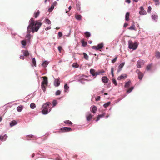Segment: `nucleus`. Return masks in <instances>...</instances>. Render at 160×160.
I'll use <instances>...</instances> for the list:
<instances>
[{
  "label": "nucleus",
  "mask_w": 160,
  "mask_h": 160,
  "mask_svg": "<svg viewBox=\"0 0 160 160\" xmlns=\"http://www.w3.org/2000/svg\"><path fill=\"white\" fill-rule=\"evenodd\" d=\"M29 22V25L27 28V34L26 36V38L28 39H30L31 37L30 33L31 32L33 33L37 32L42 25V23L39 20L34 21L32 18L30 19Z\"/></svg>",
  "instance_id": "obj_1"
},
{
  "label": "nucleus",
  "mask_w": 160,
  "mask_h": 160,
  "mask_svg": "<svg viewBox=\"0 0 160 160\" xmlns=\"http://www.w3.org/2000/svg\"><path fill=\"white\" fill-rule=\"evenodd\" d=\"M52 106L51 103L49 102H47L43 105V109L42 112L43 114H45L48 113V109Z\"/></svg>",
  "instance_id": "obj_2"
},
{
  "label": "nucleus",
  "mask_w": 160,
  "mask_h": 160,
  "mask_svg": "<svg viewBox=\"0 0 160 160\" xmlns=\"http://www.w3.org/2000/svg\"><path fill=\"white\" fill-rule=\"evenodd\" d=\"M43 81L41 83V88L44 92L46 91V87L47 86L48 84V78L46 76L42 77Z\"/></svg>",
  "instance_id": "obj_3"
},
{
  "label": "nucleus",
  "mask_w": 160,
  "mask_h": 160,
  "mask_svg": "<svg viewBox=\"0 0 160 160\" xmlns=\"http://www.w3.org/2000/svg\"><path fill=\"white\" fill-rule=\"evenodd\" d=\"M128 48L130 49H132L133 50L136 49L138 47V44L137 42L133 43L131 40H129L128 42Z\"/></svg>",
  "instance_id": "obj_4"
},
{
  "label": "nucleus",
  "mask_w": 160,
  "mask_h": 160,
  "mask_svg": "<svg viewBox=\"0 0 160 160\" xmlns=\"http://www.w3.org/2000/svg\"><path fill=\"white\" fill-rule=\"evenodd\" d=\"M72 129L70 128L64 127L61 128L58 131L59 133L71 131Z\"/></svg>",
  "instance_id": "obj_5"
},
{
  "label": "nucleus",
  "mask_w": 160,
  "mask_h": 160,
  "mask_svg": "<svg viewBox=\"0 0 160 160\" xmlns=\"http://www.w3.org/2000/svg\"><path fill=\"white\" fill-rule=\"evenodd\" d=\"M103 47V43H101L98 44L97 46H93L92 47V48L96 50H98L99 49H102Z\"/></svg>",
  "instance_id": "obj_6"
},
{
  "label": "nucleus",
  "mask_w": 160,
  "mask_h": 160,
  "mask_svg": "<svg viewBox=\"0 0 160 160\" xmlns=\"http://www.w3.org/2000/svg\"><path fill=\"white\" fill-rule=\"evenodd\" d=\"M136 72L138 75V78L140 80H142L143 76V73L138 70H137L136 71Z\"/></svg>",
  "instance_id": "obj_7"
},
{
  "label": "nucleus",
  "mask_w": 160,
  "mask_h": 160,
  "mask_svg": "<svg viewBox=\"0 0 160 160\" xmlns=\"http://www.w3.org/2000/svg\"><path fill=\"white\" fill-rule=\"evenodd\" d=\"M127 75L126 74H122L118 78V80H120L121 79H124L127 78Z\"/></svg>",
  "instance_id": "obj_8"
},
{
  "label": "nucleus",
  "mask_w": 160,
  "mask_h": 160,
  "mask_svg": "<svg viewBox=\"0 0 160 160\" xmlns=\"http://www.w3.org/2000/svg\"><path fill=\"white\" fill-rule=\"evenodd\" d=\"M90 109L91 111L93 113H95L98 109L95 106H92Z\"/></svg>",
  "instance_id": "obj_9"
},
{
  "label": "nucleus",
  "mask_w": 160,
  "mask_h": 160,
  "mask_svg": "<svg viewBox=\"0 0 160 160\" xmlns=\"http://www.w3.org/2000/svg\"><path fill=\"white\" fill-rule=\"evenodd\" d=\"M93 116L92 115L91 113H89L87 114L86 116V119L87 121H89L91 120Z\"/></svg>",
  "instance_id": "obj_10"
},
{
  "label": "nucleus",
  "mask_w": 160,
  "mask_h": 160,
  "mask_svg": "<svg viewBox=\"0 0 160 160\" xmlns=\"http://www.w3.org/2000/svg\"><path fill=\"white\" fill-rule=\"evenodd\" d=\"M60 84L59 79H55L54 82V85L56 87L58 86Z\"/></svg>",
  "instance_id": "obj_11"
},
{
  "label": "nucleus",
  "mask_w": 160,
  "mask_h": 160,
  "mask_svg": "<svg viewBox=\"0 0 160 160\" xmlns=\"http://www.w3.org/2000/svg\"><path fill=\"white\" fill-rule=\"evenodd\" d=\"M124 64L125 62H122V63L120 64V65L118 66V72H119L121 70L122 68H123Z\"/></svg>",
  "instance_id": "obj_12"
},
{
  "label": "nucleus",
  "mask_w": 160,
  "mask_h": 160,
  "mask_svg": "<svg viewBox=\"0 0 160 160\" xmlns=\"http://www.w3.org/2000/svg\"><path fill=\"white\" fill-rule=\"evenodd\" d=\"M17 122L15 120H12V121L10 124L11 127H12L16 125L17 124Z\"/></svg>",
  "instance_id": "obj_13"
},
{
  "label": "nucleus",
  "mask_w": 160,
  "mask_h": 160,
  "mask_svg": "<svg viewBox=\"0 0 160 160\" xmlns=\"http://www.w3.org/2000/svg\"><path fill=\"white\" fill-rule=\"evenodd\" d=\"M90 73L93 76H94L96 75V72L95 70L93 69H91L90 70Z\"/></svg>",
  "instance_id": "obj_14"
},
{
  "label": "nucleus",
  "mask_w": 160,
  "mask_h": 160,
  "mask_svg": "<svg viewBox=\"0 0 160 160\" xmlns=\"http://www.w3.org/2000/svg\"><path fill=\"white\" fill-rule=\"evenodd\" d=\"M131 84V82L130 81L126 82L125 85L124 87L125 88H128Z\"/></svg>",
  "instance_id": "obj_15"
},
{
  "label": "nucleus",
  "mask_w": 160,
  "mask_h": 160,
  "mask_svg": "<svg viewBox=\"0 0 160 160\" xmlns=\"http://www.w3.org/2000/svg\"><path fill=\"white\" fill-rule=\"evenodd\" d=\"M102 81L104 83H107L108 82V79L105 76L103 77L102 78Z\"/></svg>",
  "instance_id": "obj_16"
},
{
  "label": "nucleus",
  "mask_w": 160,
  "mask_h": 160,
  "mask_svg": "<svg viewBox=\"0 0 160 160\" xmlns=\"http://www.w3.org/2000/svg\"><path fill=\"white\" fill-rule=\"evenodd\" d=\"M128 29L130 30H134L135 31H136V29L134 24H133L131 27L129 28Z\"/></svg>",
  "instance_id": "obj_17"
},
{
  "label": "nucleus",
  "mask_w": 160,
  "mask_h": 160,
  "mask_svg": "<svg viewBox=\"0 0 160 160\" xmlns=\"http://www.w3.org/2000/svg\"><path fill=\"white\" fill-rule=\"evenodd\" d=\"M76 18L78 20H80L82 19V17L81 15H76L75 16Z\"/></svg>",
  "instance_id": "obj_18"
},
{
  "label": "nucleus",
  "mask_w": 160,
  "mask_h": 160,
  "mask_svg": "<svg viewBox=\"0 0 160 160\" xmlns=\"http://www.w3.org/2000/svg\"><path fill=\"white\" fill-rule=\"evenodd\" d=\"M23 109V106L22 105H20L18 106L17 108V110L19 112H20Z\"/></svg>",
  "instance_id": "obj_19"
},
{
  "label": "nucleus",
  "mask_w": 160,
  "mask_h": 160,
  "mask_svg": "<svg viewBox=\"0 0 160 160\" xmlns=\"http://www.w3.org/2000/svg\"><path fill=\"white\" fill-rule=\"evenodd\" d=\"M155 56L158 58H160V52L158 51H157L155 53Z\"/></svg>",
  "instance_id": "obj_20"
},
{
  "label": "nucleus",
  "mask_w": 160,
  "mask_h": 160,
  "mask_svg": "<svg viewBox=\"0 0 160 160\" xmlns=\"http://www.w3.org/2000/svg\"><path fill=\"white\" fill-rule=\"evenodd\" d=\"M152 18L154 20L157 21L158 18V17L156 15H153L152 16Z\"/></svg>",
  "instance_id": "obj_21"
},
{
  "label": "nucleus",
  "mask_w": 160,
  "mask_h": 160,
  "mask_svg": "<svg viewBox=\"0 0 160 160\" xmlns=\"http://www.w3.org/2000/svg\"><path fill=\"white\" fill-rule=\"evenodd\" d=\"M130 14L129 12L126 13L125 15V20L127 21H128L129 20V17Z\"/></svg>",
  "instance_id": "obj_22"
},
{
  "label": "nucleus",
  "mask_w": 160,
  "mask_h": 160,
  "mask_svg": "<svg viewBox=\"0 0 160 160\" xmlns=\"http://www.w3.org/2000/svg\"><path fill=\"white\" fill-rule=\"evenodd\" d=\"M23 55L25 56H28L29 55V53L27 50H23L22 51Z\"/></svg>",
  "instance_id": "obj_23"
},
{
  "label": "nucleus",
  "mask_w": 160,
  "mask_h": 160,
  "mask_svg": "<svg viewBox=\"0 0 160 160\" xmlns=\"http://www.w3.org/2000/svg\"><path fill=\"white\" fill-rule=\"evenodd\" d=\"M81 42L82 44V46L83 47H85L87 44V43L84 41V39H82L81 40Z\"/></svg>",
  "instance_id": "obj_24"
},
{
  "label": "nucleus",
  "mask_w": 160,
  "mask_h": 160,
  "mask_svg": "<svg viewBox=\"0 0 160 160\" xmlns=\"http://www.w3.org/2000/svg\"><path fill=\"white\" fill-rule=\"evenodd\" d=\"M154 2L155 5L157 6L159 5L160 4L159 0H153Z\"/></svg>",
  "instance_id": "obj_25"
},
{
  "label": "nucleus",
  "mask_w": 160,
  "mask_h": 160,
  "mask_svg": "<svg viewBox=\"0 0 160 160\" xmlns=\"http://www.w3.org/2000/svg\"><path fill=\"white\" fill-rule=\"evenodd\" d=\"M83 55L84 58L87 60H88L89 58L88 56V55L85 52H83Z\"/></svg>",
  "instance_id": "obj_26"
},
{
  "label": "nucleus",
  "mask_w": 160,
  "mask_h": 160,
  "mask_svg": "<svg viewBox=\"0 0 160 160\" xmlns=\"http://www.w3.org/2000/svg\"><path fill=\"white\" fill-rule=\"evenodd\" d=\"M40 11H38L37 12L34 13V17L35 18H37L38 16H39L40 14Z\"/></svg>",
  "instance_id": "obj_27"
},
{
  "label": "nucleus",
  "mask_w": 160,
  "mask_h": 160,
  "mask_svg": "<svg viewBox=\"0 0 160 160\" xmlns=\"http://www.w3.org/2000/svg\"><path fill=\"white\" fill-rule=\"evenodd\" d=\"M64 122L68 125H71L72 124V123L69 120H66Z\"/></svg>",
  "instance_id": "obj_28"
},
{
  "label": "nucleus",
  "mask_w": 160,
  "mask_h": 160,
  "mask_svg": "<svg viewBox=\"0 0 160 160\" xmlns=\"http://www.w3.org/2000/svg\"><path fill=\"white\" fill-rule=\"evenodd\" d=\"M139 13L140 15H145L146 14V12L144 10L140 11Z\"/></svg>",
  "instance_id": "obj_29"
},
{
  "label": "nucleus",
  "mask_w": 160,
  "mask_h": 160,
  "mask_svg": "<svg viewBox=\"0 0 160 160\" xmlns=\"http://www.w3.org/2000/svg\"><path fill=\"white\" fill-rule=\"evenodd\" d=\"M134 87H132L128 89L127 90V92L129 93L133 89Z\"/></svg>",
  "instance_id": "obj_30"
},
{
  "label": "nucleus",
  "mask_w": 160,
  "mask_h": 160,
  "mask_svg": "<svg viewBox=\"0 0 160 160\" xmlns=\"http://www.w3.org/2000/svg\"><path fill=\"white\" fill-rule=\"evenodd\" d=\"M65 92H67V90L69 89V87L68 86L67 84H65L64 86Z\"/></svg>",
  "instance_id": "obj_31"
},
{
  "label": "nucleus",
  "mask_w": 160,
  "mask_h": 160,
  "mask_svg": "<svg viewBox=\"0 0 160 160\" xmlns=\"http://www.w3.org/2000/svg\"><path fill=\"white\" fill-rule=\"evenodd\" d=\"M32 63L33 64V65L35 66H36V61L35 60V58H32Z\"/></svg>",
  "instance_id": "obj_32"
},
{
  "label": "nucleus",
  "mask_w": 160,
  "mask_h": 160,
  "mask_svg": "<svg viewBox=\"0 0 160 160\" xmlns=\"http://www.w3.org/2000/svg\"><path fill=\"white\" fill-rule=\"evenodd\" d=\"M30 106L31 108L32 109H34L36 107L35 104L33 103H31L30 104Z\"/></svg>",
  "instance_id": "obj_33"
},
{
  "label": "nucleus",
  "mask_w": 160,
  "mask_h": 160,
  "mask_svg": "<svg viewBox=\"0 0 160 160\" xmlns=\"http://www.w3.org/2000/svg\"><path fill=\"white\" fill-rule=\"evenodd\" d=\"M7 137V136L5 134L2 137V141H5Z\"/></svg>",
  "instance_id": "obj_34"
},
{
  "label": "nucleus",
  "mask_w": 160,
  "mask_h": 160,
  "mask_svg": "<svg viewBox=\"0 0 160 160\" xmlns=\"http://www.w3.org/2000/svg\"><path fill=\"white\" fill-rule=\"evenodd\" d=\"M104 72V71L103 70L98 71V72H96V75H99L100 74Z\"/></svg>",
  "instance_id": "obj_35"
},
{
  "label": "nucleus",
  "mask_w": 160,
  "mask_h": 160,
  "mask_svg": "<svg viewBox=\"0 0 160 160\" xmlns=\"http://www.w3.org/2000/svg\"><path fill=\"white\" fill-rule=\"evenodd\" d=\"M48 64V62L46 61H45L42 63V65L44 67H46Z\"/></svg>",
  "instance_id": "obj_36"
},
{
  "label": "nucleus",
  "mask_w": 160,
  "mask_h": 160,
  "mask_svg": "<svg viewBox=\"0 0 160 160\" xmlns=\"http://www.w3.org/2000/svg\"><path fill=\"white\" fill-rule=\"evenodd\" d=\"M110 102H108L107 103L104 104L103 106L105 108L108 107L110 104Z\"/></svg>",
  "instance_id": "obj_37"
},
{
  "label": "nucleus",
  "mask_w": 160,
  "mask_h": 160,
  "mask_svg": "<svg viewBox=\"0 0 160 160\" xmlns=\"http://www.w3.org/2000/svg\"><path fill=\"white\" fill-rule=\"evenodd\" d=\"M85 34L86 37L87 38H89V37H90V35H91L90 33L88 32H86L85 33Z\"/></svg>",
  "instance_id": "obj_38"
},
{
  "label": "nucleus",
  "mask_w": 160,
  "mask_h": 160,
  "mask_svg": "<svg viewBox=\"0 0 160 160\" xmlns=\"http://www.w3.org/2000/svg\"><path fill=\"white\" fill-rule=\"evenodd\" d=\"M54 8V6H53V5H52L50 8H49L48 10L49 12H51L53 10Z\"/></svg>",
  "instance_id": "obj_39"
},
{
  "label": "nucleus",
  "mask_w": 160,
  "mask_h": 160,
  "mask_svg": "<svg viewBox=\"0 0 160 160\" xmlns=\"http://www.w3.org/2000/svg\"><path fill=\"white\" fill-rule=\"evenodd\" d=\"M21 44L23 46H26V42L25 40H22L21 41Z\"/></svg>",
  "instance_id": "obj_40"
},
{
  "label": "nucleus",
  "mask_w": 160,
  "mask_h": 160,
  "mask_svg": "<svg viewBox=\"0 0 160 160\" xmlns=\"http://www.w3.org/2000/svg\"><path fill=\"white\" fill-rule=\"evenodd\" d=\"M58 102L56 100H54L52 102L53 106H55L57 104Z\"/></svg>",
  "instance_id": "obj_41"
},
{
  "label": "nucleus",
  "mask_w": 160,
  "mask_h": 160,
  "mask_svg": "<svg viewBox=\"0 0 160 160\" xmlns=\"http://www.w3.org/2000/svg\"><path fill=\"white\" fill-rule=\"evenodd\" d=\"M137 67L138 68H141V62H138L137 63Z\"/></svg>",
  "instance_id": "obj_42"
},
{
  "label": "nucleus",
  "mask_w": 160,
  "mask_h": 160,
  "mask_svg": "<svg viewBox=\"0 0 160 160\" xmlns=\"http://www.w3.org/2000/svg\"><path fill=\"white\" fill-rule=\"evenodd\" d=\"M61 91L59 90H57L56 92L55 95H60L61 94Z\"/></svg>",
  "instance_id": "obj_43"
},
{
  "label": "nucleus",
  "mask_w": 160,
  "mask_h": 160,
  "mask_svg": "<svg viewBox=\"0 0 160 160\" xmlns=\"http://www.w3.org/2000/svg\"><path fill=\"white\" fill-rule=\"evenodd\" d=\"M45 20L46 22L48 24H51V22L48 19H46Z\"/></svg>",
  "instance_id": "obj_44"
},
{
  "label": "nucleus",
  "mask_w": 160,
  "mask_h": 160,
  "mask_svg": "<svg viewBox=\"0 0 160 160\" xmlns=\"http://www.w3.org/2000/svg\"><path fill=\"white\" fill-rule=\"evenodd\" d=\"M117 58L118 57L116 56L114 59L112 60V63H114L117 60Z\"/></svg>",
  "instance_id": "obj_45"
},
{
  "label": "nucleus",
  "mask_w": 160,
  "mask_h": 160,
  "mask_svg": "<svg viewBox=\"0 0 160 160\" xmlns=\"http://www.w3.org/2000/svg\"><path fill=\"white\" fill-rule=\"evenodd\" d=\"M112 82L116 86L117 85V83L116 82V81L115 79H113L112 80Z\"/></svg>",
  "instance_id": "obj_46"
},
{
  "label": "nucleus",
  "mask_w": 160,
  "mask_h": 160,
  "mask_svg": "<svg viewBox=\"0 0 160 160\" xmlns=\"http://www.w3.org/2000/svg\"><path fill=\"white\" fill-rule=\"evenodd\" d=\"M151 67H152L151 65H149L147 66V67L146 68L147 70H149L151 69Z\"/></svg>",
  "instance_id": "obj_47"
},
{
  "label": "nucleus",
  "mask_w": 160,
  "mask_h": 160,
  "mask_svg": "<svg viewBox=\"0 0 160 160\" xmlns=\"http://www.w3.org/2000/svg\"><path fill=\"white\" fill-rule=\"evenodd\" d=\"M58 51H59V52H61L62 50V48L61 46H59L58 47Z\"/></svg>",
  "instance_id": "obj_48"
},
{
  "label": "nucleus",
  "mask_w": 160,
  "mask_h": 160,
  "mask_svg": "<svg viewBox=\"0 0 160 160\" xmlns=\"http://www.w3.org/2000/svg\"><path fill=\"white\" fill-rule=\"evenodd\" d=\"M152 9V8L151 6H149L148 8V13H150V11Z\"/></svg>",
  "instance_id": "obj_49"
},
{
  "label": "nucleus",
  "mask_w": 160,
  "mask_h": 160,
  "mask_svg": "<svg viewBox=\"0 0 160 160\" xmlns=\"http://www.w3.org/2000/svg\"><path fill=\"white\" fill-rule=\"evenodd\" d=\"M105 115V113H103V114H102L99 115L98 116L100 118H101L102 117L104 116Z\"/></svg>",
  "instance_id": "obj_50"
},
{
  "label": "nucleus",
  "mask_w": 160,
  "mask_h": 160,
  "mask_svg": "<svg viewBox=\"0 0 160 160\" xmlns=\"http://www.w3.org/2000/svg\"><path fill=\"white\" fill-rule=\"evenodd\" d=\"M100 97L99 96H98L97 97V98H96V101H98L100 100Z\"/></svg>",
  "instance_id": "obj_51"
},
{
  "label": "nucleus",
  "mask_w": 160,
  "mask_h": 160,
  "mask_svg": "<svg viewBox=\"0 0 160 160\" xmlns=\"http://www.w3.org/2000/svg\"><path fill=\"white\" fill-rule=\"evenodd\" d=\"M111 73H112V76H114V74H113V68H111Z\"/></svg>",
  "instance_id": "obj_52"
},
{
  "label": "nucleus",
  "mask_w": 160,
  "mask_h": 160,
  "mask_svg": "<svg viewBox=\"0 0 160 160\" xmlns=\"http://www.w3.org/2000/svg\"><path fill=\"white\" fill-rule=\"evenodd\" d=\"M58 35L59 37H61L62 36V33L61 32H59L58 33Z\"/></svg>",
  "instance_id": "obj_53"
},
{
  "label": "nucleus",
  "mask_w": 160,
  "mask_h": 160,
  "mask_svg": "<svg viewBox=\"0 0 160 160\" xmlns=\"http://www.w3.org/2000/svg\"><path fill=\"white\" fill-rule=\"evenodd\" d=\"M20 59L24 60V57L23 55H22L20 56Z\"/></svg>",
  "instance_id": "obj_54"
},
{
  "label": "nucleus",
  "mask_w": 160,
  "mask_h": 160,
  "mask_svg": "<svg viewBox=\"0 0 160 160\" xmlns=\"http://www.w3.org/2000/svg\"><path fill=\"white\" fill-rule=\"evenodd\" d=\"M57 2L56 1H55L53 3V4L52 5H53V6L54 7V6H55L57 4Z\"/></svg>",
  "instance_id": "obj_55"
},
{
  "label": "nucleus",
  "mask_w": 160,
  "mask_h": 160,
  "mask_svg": "<svg viewBox=\"0 0 160 160\" xmlns=\"http://www.w3.org/2000/svg\"><path fill=\"white\" fill-rule=\"evenodd\" d=\"M128 24L127 23H125L124 25V26H123V27H125V28H126V27L128 26Z\"/></svg>",
  "instance_id": "obj_56"
},
{
  "label": "nucleus",
  "mask_w": 160,
  "mask_h": 160,
  "mask_svg": "<svg viewBox=\"0 0 160 160\" xmlns=\"http://www.w3.org/2000/svg\"><path fill=\"white\" fill-rule=\"evenodd\" d=\"M140 9L141 10V11L144 10V8L142 6H141L140 7Z\"/></svg>",
  "instance_id": "obj_57"
},
{
  "label": "nucleus",
  "mask_w": 160,
  "mask_h": 160,
  "mask_svg": "<svg viewBox=\"0 0 160 160\" xmlns=\"http://www.w3.org/2000/svg\"><path fill=\"white\" fill-rule=\"evenodd\" d=\"M126 2L128 3H130L131 2L130 0H126Z\"/></svg>",
  "instance_id": "obj_58"
},
{
  "label": "nucleus",
  "mask_w": 160,
  "mask_h": 160,
  "mask_svg": "<svg viewBox=\"0 0 160 160\" xmlns=\"http://www.w3.org/2000/svg\"><path fill=\"white\" fill-rule=\"evenodd\" d=\"M100 118H99V117L98 116V117H97L96 119V122L98 121L99 120Z\"/></svg>",
  "instance_id": "obj_59"
},
{
  "label": "nucleus",
  "mask_w": 160,
  "mask_h": 160,
  "mask_svg": "<svg viewBox=\"0 0 160 160\" xmlns=\"http://www.w3.org/2000/svg\"><path fill=\"white\" fill-rule=\"evenodd\" d=\"M50 28H51L50 27H47V28H45V30H48L49 29H50Z\"/></svg>",
  "instance_id": "obj_60"
},
{
  "label": "nucleus",
  "mask_w": 160,
  "mask_h": 160,
  "mask_svg": "<svg viewBox=\"0 0 160 160\" xmlns=\"http://www.w3.org/2000/svg\"><path fill=\"white\" fill-rule=\"evenodd\" d=\"M72 8V7L71 6H70L68 8V9L69 10H70Z\"/></svg>",
  "instance_id": "obj_61"
},
{
  "label": "nucleus",
  "mask_w": 160,
  "mask_h": 160,
  "mask_svg": "<svg viewBox=\"0 0 160 160\" xmlns=\"http://www.w3.org/2000/svg\"><path fill=\"white\" fill-rule=\"evenodd\" d=\"M2 120V117H0V122Z\"/></svg>",
  "instance_id": "obj_62"
},
{
  "label": "nucleus",
  "mask_w": 160,
  "mask_h": 160,
  "mask_svg": "<svg viewBox=\"0 0 160 160\" xmlns=\"http://www.w3.org/2000/svg\"><path fill=\"white\" fill-rule=\"evenodd\" d=\"M35 156V154L34 153H33L32 154V157H33Z\"/></svg>",
  "instance_id": "obj_63"
},
{
  "label": "nucleus",
  "mask_w": 160,
  "mask_h": 160,
  "mask_svg": "<svg viewBox=\"0 0 160 160\" xmlns=\"http://www.w3.org/2000/svg\"><path fill=\"white\" fill-rule=\"evenodd\" d=\"M104 94L105 95H107L108 94V93L107 92H105Z\"/></svg>",
  "instance_id": "obj_64"
}]
</instances>
